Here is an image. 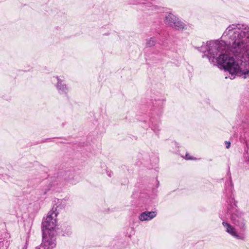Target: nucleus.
I'll return each mask as SVG.
<instances>
[{
  "instance_id": "f257e3e1",
  "label": "nucleus",
  "mask_w": 249,
  "mask_h": 249,
  "mask_svg": "<svg viewBox=\"0 0 249 249\" xmlns=\"http://www.w3.org/2000/svg\"><path fill=\"white\" fill-rule=\"evenodd\" d=\"M228 48L243 62L249 59V26L244 24L230 25L223 34Z\"/></svg>"
},
{
  "instance_id": "f03ea898",
  "label": "nucleus",
  "mask_w": 249,
  "mask_h": 249,
  "mask_svg": "<svg viewBox=\"0 0 249 249\" xmlns=\"http://www.w3.org/2000/svg\"><path fill=\"white\" fill-rule=\"evenodd\" d=\"M231 219L232 223L240 230V232L238 233L235 228L229 223L223 222L222 225L225 228L226 231L238 239H244L246 221L245 219L244 213L238 211H236L231 214Z\"/></svg>"
},
{
  "instance_id": "7ed1b4c3",
  "label": "nucleus",
  "mask_w": 249,
  "mask_h": 249,
  "mask_svg": "<svg viewBox=\"0 0 249 249\" xmlns=\"http://www.w3.org/2000/svg\"><path fill=\"white\" fill-rule=\"evenodd\" d=\"M59 213L56 207H53L49 211L46 217L42 221V231L45 233L56 232L57 216Z\"/></svg>"
},
{
  "instance_id": "20e7f679",
  "label": "nucleus",
  "mask_w": 249,
  "mask_h": 249,
  "mask_svg": "<svg viewBox=\"0 0 249 249\" xmlns=\"http://www.w3.org/2000/svg\"><path fill=\"white\" fill-rule=\"evenodd\" d=\"M56 232H42L41 246L44 249H53L56 246Z\"/></svg>"
},
{
  "instance_id": "39448f33",
  "label": "nucleus",
  "mask_w": 249,
  "mask_h": 249,
  "mask_svg": "<svg viewBox=\"0 0 249 249\" xmlns=\"http://www.w3.org/2000/svg\"><path fill=\"white\" fill-rule=\"evenodd\" d=\"M55 79L57 80V83L55 87L58 90V93L65 96H68V93L69 91V88L66 85L65 82L61 79L58 77H56Z\"/></svg>"
},
{
  "instance_id": "423d86ee",
  "label": "nucleus",
  "mask_w": 249,
  "mask_h": 249,
  "mask_svg": "<svg viewBox=\"0 0 249 249\" xmlns=\"http://www.w3.org/2000/svg\"><path fill=\"white\" fill-rule=\"evenodd\" d=\"M163 100L160 99L154 98V102L153 101V114L158 116H160L162 113V105Z\"/></svg>"
},
{
  "instance_id": "0eeeda50",
  "label": "nucleus",
  "mask_w": 249,
  "mask_h": 249,
  "mask_svg": "<svg viewBox=\"0 0 249 249\" xmlns=\"http://www.w3.org/2000/svg\"><path fill=\"white\" fill-rule=\"evenodd\" d=\"M148 127H150L152 130L158 135L161 130L160 121L159 118L155 119L154 117H152L150 120Z\"/></svg>"
},
{
  "instance_id": "6e6552de",
  "label": "nucleus",
  "mask_w": 249,
  "mask_h": 249,
  "mask_svg": "<svg viewBox=\"0 0 249 249\" xmlns=\"http://www.w3.org/2000/svg\"><path fill=\"white\" fill-rule=\"evenodd\" d=\"M157 215L155 211H145L140 214L139 219L141 221H149L153 219Z\"/></svg>"
},
{
  "instance_id": "1a4fd4ad",
  "label": "nucleus",
  "mask_w": 249,
  "mask_h": 249,
  "mask_svg": "<svg viewBox=\"0 0 249 249\" xmlns=\"http://www.w3.org/2000/svg\"><path fill=\"white\" fill-rule=\"evenodd\" d=\"M177 19V17L175 15L171 13H166L165 14L163 21L166 25L171 27L174 25V23Z\"/></svg>"
},
{
  "instance_id": "9d476101",
  "label": "nucleus",
  "mask_w": 249,
  "mask_h": 249,
  "mask_svg": "<svg viewBox=\"0 0 249 249\" xmlns=\"http://www.w3.org/2000/svg\"><path fill=\"white\" fill-rule=\"evenodd\" d=\"M174 25L171 27L177 30H183L187 29V25L177 18V19L174 23Z\"/></svg>"
},
{
  "instance_id": "9b49d317",
  "label": "nucleus",
  "mask_w": 249,
  "mask_h": 249,
  "mask_svg": "<svg viewBox=\"0 0 249 249\" xmlns=\"http://www.w3.org/2000/svg\"><path fill=\"white\" fill-rule=\"evenodd\" d=\"M170 146L172 148L170 149V151L175 154H179V144L178 142L175 141H172L171 142Z\"/></svg>"
},
{
  "instance_id": "f8f14e48",
  "label": "nucleus",
  "mask_w": 249,
  "mask_h": 249,
  "mask_svg": "<svg viewBox=\"0 0 249 249\" xmlns=\"http://www.w3.org/2000/svg\"><path fill=\"white\" fill-rule=\"evenodd\" d=\"M145 41V46L148 48L154 46L156 43V40L154 37L147 38Z\"/></svg>"
},
{
  "instance_id": "ddd939ff",
  "label": "nucleus",
  "mask_w": 249,
  "mask_h": 249,
  "mask_svg": "<svg viewBox=\"0 0 249 249\" xmlns=\"http://www.w3.org/2000/svg\"><path fill=\"white\" fill-rule=\"evenodd\" d=\"M183 158L186 160H196V159L190 155L188 153H186L185 156H181Z\"/></svg>"
},
{
  "instance_id": "4468645a",
  "label": "nucleus",
  "mask_w": 249,
  "mask_h": 249,
  "mask_svg": "<svg viewBox=\"0 0 249 249\" xmlns=\"http://www.w3.org/2000/svg\"><path fill=\"white\" fill-rule=\"evenodd\" d=\"M2 179H3L5 181L7 180V179H8V176H7V174H3L2 175Z\"/></svg>"
},
{
  "instance_id": "2eb2a0df",
  "label": "nucleus",
  "mask_w": 249,
  "mask_h": 249,
  "mask_svg": "<svg viewBox=\"0 0 249 249\" xmlns=\"http://www.w3.org/2000/svg\"><path fill=\"white\" fill-rule=\"evenodd\" d=\"M225 144L226 145V148L227 149H229L230 147L231 146V142H230L225 141Z\"/></svg>"
},
{
  "instance_id": "dca6fc26",
  "label": "nucleus",
  "mask_w": 249,
  "mask_h": 249,
  "mask_svg": "<svg viewBox=\"0 0 249 249\" xmlns=\"http://www.w3.org/2000/svg\"><path fill=\"white\" fill-rule=\"evenodd\" d=\"M228 183L229 184V191H231L232 190V188H233V185H232V183L231 182V181H230V182H228Z\"/></svg>"
},
{
  "instance_id": "f3484780",
  "label": "nucleus",
  "mask_w": 249,
  "mask_h": 249,
  "mask_svg": "<svg viewBox=\"0 0 249 249\" xmlns=\"http://www.w3.org/2000/svg\"><path fill=\"white\" fill-rule=\"evenodd\" d=\"M36 249H44L41 245L39 247H37Z\"/></svg>"
},
{
  "instance_id": "a211bd4d",
  "label": "nucleus",
  "mask_w": 249,
  "mask_h": 249,
  "mask_svg": "<svg viewBox=\"0 0 249 249\" xmlns=\"http://www.w3.org/2000/svg\"><path fill=\"white\" fill-rule=\"evenodd\" d=\"M3 242H0V246H2L3 245Z\"/></svg>"
},
{
  "instance_id": "6ab92c4d",
  "label": "nucleus",
  "mask_w": 249,
  "mask_h": 249,
  "mask_svg": "<svg viewBox=\"0 0 249 249\" xmlns=\"http://www.w3.org/2000/svg\"><path fill=\"white\" fill-rule=\"evenodd\" d=\"M247 163H248V164H249V158L248 160V161H247Z\"/></svg>"
},
{
  "instance_id": "aec40b11",
  "label": "nucleus",
  "mask_w": 249,
  "mask_h": 249,
  "mask_svg": "<svg viewBox=\"0 0 249 249\" xmlns=\"http://www.w3.org/2000/svg\"><path fill=\"white\" fill-rule=\"evenodd\" d=\"M108 176L109 177H111V174H110H110H108Z\"/></svg>"
}]
</instances>
